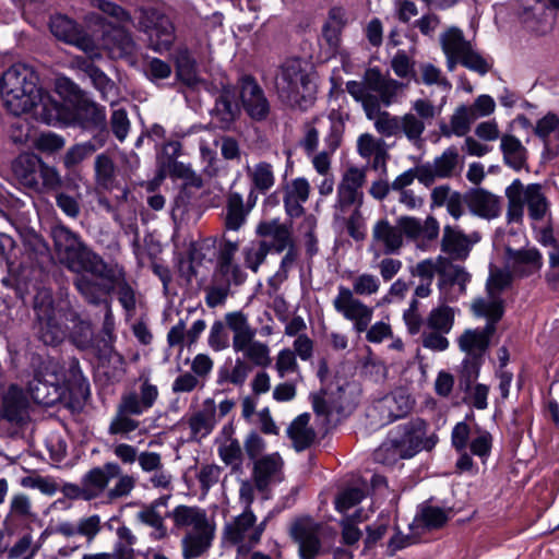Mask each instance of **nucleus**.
<instances>
[{
    "label": "nucleus",
    "instance_id": "f257e3e1",
    "mask_svg": "<svg viewBox=\"0 0 559 559\" xmlns=\"http://www.w3.org/2000/svg\"><path fill=\"white\" fill-rule=\"evenodd\" d=\"M403 84L384 76L379 68H368L361 81H347L346 91L360 103L366 116L374 120L376 130L384 136H401V116H392L388 111H381V105L390 106Z\"/></svg>",
    "mask_w": 559,
    "mask_h": 559
},
{
    "label": "nucleus",
    "instance_id": "f03ea898",
    "mask_svg": "<svg viewBox=\"0 0 559 559\" xmlns=\"http://www.w3.org/2000/svg\"><path fill=\"white\" fill-rule=\"evenodd\" d=\"M34 311L36 314V334L45 345L57 346L66 336V328L58 321L57 314L62 312L67 321L73 323V338L80 345H86L92 340L91 323L81 319L69 301L64 307L56 309L51 290L39 289L34 297Z\"/></svg>",
    "mask_w": 559,
    "mask_h": 559
},
{
    "label": "nucleus",
    "instance_id": "7ed1b4c3",
    "mask_svg": "<svg viewBox=\"0 0 559 559\" xmlns=\"http://www.w3.org/2000/svg\"><path fill=\"white\" fill-rule=\"evenodd\" d=\"M174 523V531H185L181 539L182 556L193 559L202 556L212 545L214 525L207 513L198 506L179 504L166 513Z\"/></svg>",
    "mask_w": 559,
    "mask_h": 559
},
{
    "label": "nucleus",
    "instance_id": "20e7f679",
    "mask_svg": "<svg viewBox=\"0 0 559 559\" xmlns=\"http://www.w3.org/2000/svg\"><path fill=\"white\" fill-rule=\"evenodd\" d=\"M50 235L60 263L69 271L78 273V276L85 275L83 272L93 275L105 262L99 254L87 247L79 234L66 225L53 226Z\"/></svg>",
    "mask_w": 559,
    "mask_h": 559
},
{
    "label": "nucleus",
    "instance_id": "39448f33",
    "mask_svg": "<svg viewBox=\"0 0 559 559\" xmlns=\"http://www.w3.org/2000/svg\"><path fill=\"white\" fill-rule=\"evenodd\" d=\"M37 82L31 67L14 63L2 72V105L14 116L28 112L38 97Z\"/></svg>",
    "mask_w": 559,
    "mask_h": 559
},
{
    "label": "nucleus",
    "instance_id": "423d86ee",
    "mask_svg": "<svg viewBox=\"0 0 559 559\" xmlns=\"http://www.w3.org/2000/svg\"><path fill=\"white\" fill-rule=\"evenodd\" d=\"M275 90L283 104L306 110L313 103V86L299 58L284 61L275 76Z\"/></svg>",
    "mask_w": 559,
    "mask_h": 559
},
{
    "label": "nucleus",
    "instance_id": "0eeeda50",
    "mask_svg": "<svg viewBox=\"0 0 559 559\" xmlns=\"http://www.w3.org/2000/svg\"><path fill=\"white\" fill-rule=\"evenodd\" d=\"M57 91L60 95L76 100L71 111V123L87 131H95L94 141L104 146L108 138L105 107L84 97L80 87L67 78L57 80Z\"/></svg>",
    "mask_w": 559,
    "mask_h": 559
},
{
    "label": "nucleus",
    "instance_id": "6e6552de",
    "mask_svg": "<svg viewBox=\"0 0 559 559\" xmlns=\"http://www.w3.org/2000/svg\"><path fill=\"white\" fill-rule=\"evenodd\" d=\"M427 423L421 418L412 419L391 431L388 439L376 450L374 460L382 464H393L400 459H409L424 445Z\"/></svg>",
    "mask_w": 559,
    "mask_h": 559
},
{
    "label": "nucleus",
    "instance_id": "1a4fd4ad",
    "mask_svg": "<svg viewBox=\"0 0 559 559\" xmlns=\"http://www.w3.org/2000/svg\"><path fill=\"white\" fill-rule=\"evenodd\" d=\"M265 440L254 430L245 438V452L252 463L251 476L257 483V489L264 492L269 487L283 479L284 460L278 452L264 454Z\"/></svg>",
    "mask_w": 559,
    "mask_h": 559
},
{
    "label": "nucleus",
    "instance_id": "9d476101",
    "mask_svg": "<svg viewBox=\"0 0 559 559\" xmlns=\"http://www.w3.org/2000/svg\"><path fill=\"white\" fill-rule=\"evenodd\" d=\"M226 323L233 333L231 346L235 353H242L243 359L257 367H269L272 362L270 348L265 343L255 341L257 330L251 326L248 314L231 311L225 314Z\"/></svg>",
    "mask_w": 559,
    "mask_h": 559
},
{
    "label": "nucleus",
    "instance_id": "9b49d317",
    "mask_svg": "<svg viewBox=\"0 0 559 559\" xmlns=\"http://www.w3.org/2000/svg\"><path fill=\"white\" fill-rule=\"evenodd\" d=\"M344 130L345 123L338 112L316 116L304 124V135L299 145L308 156L313 155L318 151L319 138L323 135L324 146L340 147Z\"/></svg>",
    "mask_w": 559,
    "mask_h": 559
},
{
    "label": "nucleus",
    "instance_id": "f8f14e48",
    "mask_svg": "<svg viewBox=\"0 0 559 559\" xmlns=\"http://www.w3.org/2000/svg\"><path fill=\"white\" fill-rule=\"evenodd\" d=\"M27 390L39 405L49 407L58 403L64 394L58 365L52 360H43L35 369Z\"/></svg>",
    "mask_w": 559,
    "mask_h": 559
},
{
    "label": "nucleus",
    "instance_id": "ddd939ff",
    "mask_svg": "<svg viewBox=\"0 0 559 559\" xmlns=\"http://www.w3.org/2000/svg\"><path fill=\"white\" fill-rule=\"evenodd\" d=\"M93 276L103 280L98 281L100 286L99 298L117 293L118 300L127 316H132L136 308L135 292L127 281V273L119 263H107L106 261L97 269Z\"/></svg>",
    "mask_w": 559,
    "mask_h": 559
},
{
    "label": "nucleus",
    "instance_id": "4468645a",
    "mask_svg": "<svg viewBox=\"0 0 559 559\" xmlns=\"http://www.w3.org/2000/svg\"><path fill=\"white\" fill-rule=\"evenodd\" d=\"M139 29L147 35L150 47L157 52L169 50L174 44V24L167 15L156 9L141 10Z\"/></svg>",
    "mask_w": 559,
    "mask_h": 559
},
{
    "label": "nucleus",
    "instance_id": "2eb2a0df",
    "mask_svg": "<svg viewBox=\"0 0 559 559\" xmlns=\"http://www.w3.org/2000/svg\"><path fill=\"white\" fill-rule=\"evenodd\" d=\"M212 95L214 97V105L210 109L212 121L218 129L228 131L241 114L237 100L238 88L233 84L221 82L219 85L214 86Z\"/></svg>",
    "mask_w": 559,
    "mask_h": 559
},
{
    "label": "nucleus",
    "instance_id": "dca6fc26",
    "mask_svg": "<svg viewBox=\"0 0 559 559\" xmlns=\"http://www.w3.org/2000/svg\"><path fill=\"white\" fill-rule=\"evenodd\" d=\"M266 519L257 524L252 510L243 509L242 513L224 526L225 539L241 548H251L260 543L266 526Z\"/></svg>",
    "mask_w": 559,
    "mask_h": 559
},
{
    "label": "nucleus",
    "instance_id": "f3484780",
    "mask_svg": "<svg viewBox=\"0 0 559 559\" xmlns=\"http://www.w3.org/2000/svg\"><path fill=\"white\" fill-rule=\"evenodd\" d=\"M50 32L59 40L73 45L90 57H100L94 38L84 28L67 15L57 14L50 20Z\"/></svg>",
    "mask_w": 559,
    "mask_h": 559
},
{
    "label": "nucleus",
    "instance_id": "a211bd4d",
    "mask_svg": "<svg viewBox=\"0 0 559 559\" xmlns=\"http://www.w3.org/2000/svg\"><path fill=\"white\" fill-rule=\"evenodd\" d=\"M333 307L346 320L354 322V329L358 332L368 331L373 310L365 305L360 299L353 296L350 288L340 285L337 295L333 299Z\"/></svg>",
    "mask_w": 559,
    "mask_h": 559
},
{
    "label": "nucleus",
    "instance_id": "6ab92c4d",
    "mask_svg": "<svg viewBox=\"0 0 559 559\" xmlns=\"http://www.w3.org/2000/svg\"><path fill=\"white\" fill-rule=\"evenodd\" d=\"M246 114L254 121L265 120L271 111V105L263 88L251 75H242L237 87Z\"/></svg>",
    "mask_w": 559,
    "mask_h": 559
},
{
    "label": "nucleus",
    "instance_id": "aec40b11",
    "mask_svg": "<svg viewBox=\"0 0 559 559\" xmlns=\"http://www.w3.org/2000/svg\"><path fill=\"white\" fill-rule=\"evenodd\" d=\"M321 523L309 515L295 518L289 525V536L298 545L299 557L302 555H320Z\"/></svg>",
    "mask_w": 559,
    "mask_h": 559
},
{
    "label": "nucleus",
    "instance_id": "412c9836",
    "mask_svg": "<svg viewBox=\"0 0 559 559\" xmlns=\"http://www.w3.org/2000/svg\"><path fill=\"white\" fill-rule=\"evenodd\" d=\"M480 238L477 231L467 235L459 227L445 225L440 243L441 251L453 261H465Z\"/></svg>",
    "mask_w": 559,
    "mask_h": 559
},
{
    "label": "nucleus",
    "instance_id": "4be33fe9",
    "mask_svg": "<svg viewBox=\"0 0 559 559\" xmlns=\"http://www.w3.org/2000/svg\"><path fill=\"white\" fill-rule=\"evenodd\" d=\"M258 194L249 190L246 202L241 193L229 190L226 197V206L224 214V227L226 230L238 231L247 222L248 215L255 206Z\"/></svg>",
    "mask_w": 559,
    "mask_h": 559
},
{
    "label": "nucleus",
    "instance_id": "5701e85b",
    "mask_svg": "<svg viewBox=\"0 0 559 559\" xmlns=\"http://www.w3.org/2000/svg\"><path fill=\"white\" fill-rule=\"evenodd\" d=\"M73 285L81 297L92 306H102L105 310L103 331L110 334L115 329L111 299L99 298L100 286L98 281L90 275H79L73 280Z\"/></svg>",
    "mask_w": 559,
    "mask_h": 559
},
{
    "label": "nucleus",
    "instance_id": "b1692460",
    "mask_svg": "<svg viewBox=\"0 0 559 559\" xmlns=\"http://www.w3.org/2000/svg\"><path fill=\"white\" fill-rule=\"evenodd\" d=\"M460 166V155L455 146H450L433 162L420 164V183L430 187L437 178H451Z\"/></svg>",
    "mask_w": 559,
    "mask_h": 559
},
{
    "label": "nucleus",
    "instance_id": "393cba45",
    "mask_svg": "<svg viewBox=\"0 0 559 559\" xmlns=\"http://www.w3.org/2000/svg\"><path fill=\"white\" fill-rule=\"evenodd\" d=\"M28 111H33L34 117L48 126H67L71 123V110L59 99L49 94H41L38 88V97L34 106Z\"/></svg>",
    "mask_w": 559,
    "mask_h": 559
},
{
    "label": "nucleus",
    "instance_id": "a878e982",
    "mask_svg": "<svg viewBox=\"0 0 559 559\" xmlns=\"http://www.w3.org/2000/svg\"><path fill=\"white\" fill-rule=\"evenodd\" d=\"M94 179L97 189L112 192L118 190L119 194H116L118 202H124L128 198L129 190L127 187L121 186L118 178V170L112 158L105 153L96 156L94 162Z\"/></svg>",
    "mask_w": 559,
    "mask_h": 559
},
{
    "label": "nucleus",
    "instance_id": "bb28decb",
    "mask_svg": "<svg viewBox=\"0 0 559 559\" xmlns=\"http://www.w3.org/2000/svg\"><path fill=\"white\" fill-rule=\"evenodd\" d=\"M506 257L511 273L518 277H528L543 266V255L536 248L506 249Z\"/></svg>",
    "mask_w": 559,
    "mask_h": 559
},
{
    "label": "nucleus",
    "instance_id": "cd10ccee",
    "mask_svg": "<svg viewBox=\"0 0 559 559\" xmlns=\"http://www.w3.org/2000/svg\"><path fill=\"white\" fill-rule=\"evenodd\" d=\"M405 237L423 245L435 241L440 233V225L435 216H427L424 221L414 216H401L399 218Z\"/></svg>",
    "mask_w": 559,
    "mask_h": 559
},
{
    "label": "nucleus",
    "instance_id": "c85d7f7f",
    "mask_svg": "<svg viewBox=\"0 0 559 559\" xmlns=\"http://www.w3.org/2000/svg\"><path fill=\"white\" fill-rule=\"evenodd\" d=\"M35 519L36 514L32 510L31 499L24 493H19L13 496L3 524L7 533L13 535L28 528Z\"/></svg>",
    "mask_w": 559,
    "mask_h": 559
},
{
    "label": "nucleus",
    "instance_id": "c756f323",
    "mask_svg": "<svg viewBox=\"0 0 559 559\" xmlns=\"http://www.w3.org/2000/svg\"><path fill=\"white\" fill-rule=\"evenodd\" d=\"M187 423L190 429L189 441L200 442L211 435L217 424L215 401L211 397L204 400L202 407Z\"/></svg>",
    "mask_w": 559,
    "mask_h": 559
},
{
    "label": "nucleus",
    "instance_id": "7c9ffc66",
    "mask_svg": "<svg viewBox=\"0 0 559 559\" xmlns=\"http://www.w3.org/2000/svg\"><path fill=\"white\" fill-rule=\"evenodd\" d=\"M466 205L474 215L485 219L496 218L501 213V198L483 188L466 192Z\"/></svg>",
    "mask_w": 559,
    "mask_h": 559
},
{
    "label": "nucleus",
    "instance_id": "2f4dec72",
    "mask_svg": "<svg viewBox=\"0 0 559 559\" xmlns=\"http://www.w3.org/2000/svg\"><path fill=\"white\" fill-rule=\"evenodd\" d=\"M404 236L401 224L392 225L386 218L377 221L372 228V241L382 247L385 254L399 253L404 245Z\"/></svg>",
    "mask_w": 559,
    "mask_h": 559
},
{
    "label": "nucleus",
    "instance_id": "473e14b6",
    "mask_svg": "<svg viewBox=\"0 0 559 559\" xmlns=\"http://www.w3.org/2000/svg\"><path fill=\"white\" fill-rule=\"evenodd\" d=\"M120 475V465L116 462H106L103 466L90 469L82 477L87 497L92 500L98 498L106 490L109 481Z\"/></svg>",
    "mask_w": 559,
    "mask_h": 559
},
{
    "label": "nucleus",
    "instance_id": "72a5a7b5",
    "mask_svg": "<svg viewBox=\"0 0 559 559\" xmlns=\"http://www.w3.org/2000/svg\"><path fill=\"white\" fill-rule=\"evenodd\" d=\"M496 329L492 328V324L484 328L466 329L457 338L459 348L466 356L484 358Z\"/></svg>",
    "mask_w": 559,
    "mask_h": 559
},
{
    "label": "nucleus",
    "instance_id": "f704fd0d",
    "mask_svg": "<svg viewBox=\"0 0 559 559\" xmlns=\"http://www.w3.org/2000/svg\"><path fill=\"white\" fill-rule=\"evenodd\" d=\"M257 234L265 238L263 241L276 253L285 251L289 245L294 243L290 228L281 223L278 218L260 222L257 226Z\"/></svg>",
    "mask_w": 559,
    "mask_h": 559
},
{
    "label": "nucleus",
    "instance_id": "c9c22d12",
    "mask_svg": "<svg viewBox=\"0 0 559 559\" xmlns=\"http://www.w3.org/2000/svg\"><path fill=\"white\" fill-rule=\"evenodd\" d=\"M27 400L21 389L12 385L5 396H2V420L21 427L28 419Z\"/></svg>",
    "mask_w": 559,
    "mask_h": 559
},
{
    "label": "nucleus",
    "instance_id": "e433bc0d",
    "mask_svg": "<svg viewBox=\"0 0 559 559\" xmlns=\"http://www.w3.org/2000/svg\"><path fill=\"white\" fill-rule=\"evenodd\" d=\"M40 158L33 153L20 154L12 163V171L19 182L27 188L39 191Z\"/></svg>",
    "mask_w": 559,
    "mask_h": 559
},
{
    "label": "nucleus",
    "instance_id": "4c0bfd02",
    "mask_svg": "<svg viewBox=\"0 0 559 559\" xmlns=\"http://www.w3.org/2000/svg\"><path fill=\"white\" fill-rule=\"evenodd\" d=\"M103 46L114 59L126 58L135 52V41L123 27H112L105 32Z\"/></svg>",
    "mask_w": 559,
    "mask_h": 559
},
{
    "label": "nucleus",
    "instance_id": "58836bf2",
    "mask_svg": "<svg viewBox=\"0 0 559 559\" xmlns=\"http://www.w3.org/2000/svg\"><path fill=\"white\" fill-rule=\"evenodd\" d=\"M133 416L141 415L135 414V411L120 400L108 425V435L120 439H130V435L138 430L141 425Z\"/></svg>",
    "mask_w": 559,
    "mask_h": 559
},
{
    "label": "nucleus",
    "instance_id": "ea45409f",
    "mask_svg": "<svg viewBox=\"0 0 559 559\" xmlns=\"http://www.w3.org/2000/svg\"><path fill=\"white\" fill-rule=\"evenodd\" d=\"M140 381L139 393L134 391L126 392L121 395L120 400L135 411V414L142 415L154 406L158 399L159 391L148 378L140 377Z\"/></svg>",
    "mask_w": 559,
    "mask_h": 559
},
{
    "label": "nucleus",
    "instance_id": "a19ab883",
    "mask_svg": "<svg viewBox=\"0 0 559 559\" xmlns=\"http://www.w3.org/2000/svg\"><path fill=\"white\" fill-rule=\"evenodd\" d=\"M500 151L503 163L515 171H520L527 165V148L512 134L500 136Z\"/></svg>",
    "mask_w": 559,
    "mask_h": 559
},
{
    "label": "nucleus",
    "instance_id": "79ce46f5",
    "mask_svg": "<svg viewBox=\"0 0 559 559\" xmlns=\"http://www.w3.org/2000/svg\"><path fill=\"white\" fill-rule=\"evenodd\" d=\"M217 454L221 461L230 467V474H241L243 472L245 442H241L237 438H229L219 442L217 447Z\"/></svg>",
    "mask_w": 559,
    "mask_h": 559
},
{
    "label": "nucleus",
    "instance_id": "37998d69",
    "mask_svg": "<svg viewBox=\"0 0 559 559\" xmlns=\"http://www.w3.org/2000/svg\"><path fill=\"white\" fill-rule=\"evenodd\" d=\"M246 173L251 182L250 190L257 194H265L275 185L274 167L271 163L261 160L253 166H246Z\"/></svg>",
    "mask_w": 559,
    "mask_h": 559
},
{
    "label": "nucleus",
    "instance_id": "c03bdc74",
    "mask_svg": "<svg viewBox=\"0 0 559 559\" xmlns=\"http://www.w3.org/2000/svg\"><path fill=\"white\" fill-rule=\"evenodd\" d=\"M461 29L459 27H449L440 35L441 49L445 56L447 69L454 71L457 64H461Z\"/></svg>",
    "mask_w": 559,
    "mask_h": 559
},
{
    "label": "nucleus",
    "instance_id": "a18cd8bd",
    "mask_svg": "<svg viewBox=\"0 0 559 559\" xmlns=\"http://www.w3.org/2000/svg\"><path fill=\"white\" fill-rule=\"evenodd\" d=\"M414 401L411 396L400 390L386 395L380 403L381 413H388V420L393 421L406 416L413 408Z\"/></svg>",
    "mask_w": 559,
    "mask_h": 559
},
{
    "label": "nucleus",
    "instance_id": "49530a36",
    "mask_svg": "<svg viewBox=\"0 0 559 559\" xmlns=\"http://www.w3.org/2000/svg\"><path fill=\"white\" fill-rule=\"evenodd\" d=\"M472 310L476 317L486 318L485 325L492 324L496 328L497 323L503 317L504 304L500 297L495 294L489 295L488 298H478L472 305Z\"/></svg>",
    "mask_w": 559,
    "mask_h": 559
},
{
    "label": "nucleus",
    "instance_id": "de8ad7c7",
    "mask_svg": "<svg viewBox=\"0 0 559 559\" xmlns=\"http://www.w3.org/2000/svg\"><path fill=\"white\" fill-rule=\"evenodd\" d=\"M309 419L308 414H301L292 421L287 429V433L297 451L308 449L314 441L316 432L308 426Z\"/></svg>",
    "mask_w": 559,
    "mask_h": 559
},
{
    "label": "nucleus",
    "instance_id": "09e8293b",
    "mask_svg": "<svg viewBox=\"0 0 559 559\" xmlns=\"http://www.w3.org/2000/svg\"><path fill=\"white\" fill-rule=\"evenodd\" d=\"M461 41L463 43L461 46V66L479 74L480 76L486 75L492 68L491 62L485 59L478 51L473 48L472 43L465 38L462 31Z\"/></svg>",
    "mask_w": 559,
    "mask_h": 559
},
{
    "label": "nucleus",
    "instance_id": "8fccbe9b",
    "mask_svg": "<svg viewBox=\"0 0 559 559\" xmlns=\"http://www.w3.org/2000/svg\"><path fill=\"white\" fill-rule=\"evenodd\" d=\"M252 371L251 365L243 358L237 357L231 368L222 366L217 371V384H233L235 386H242Z\"/></svg>",
    "mask_w": 559,
    "mask_h": 559
},
{
    "label": "nucleus",
    "instance_id": "3c124183",
    "mask_svg": "<svg viewBox=\"0 0 559 559\" xmlns=\"http://www.w3.org/2000/svg\"><path fill=\"white\" fill-rule=\"evenodd\" d=\"M525 203L527 204L528 216L533 221H542L549 209L547 198L542 191L539 183H531L524 189Z\"/></svg>",
    "mask_w": 559,
    "mask_h": 559
},
{
    "label": "nucleus",
    "instance_id": "603ef678",
    "mask_svg": "<svg viewBox=\"0 0 559 559\" xmlns=\"http://www.w3.org/2000/svg\"><path fill=\"white\" fill-rule=\"evenodd\" d=\"M506 197L508 199L507 219L509 223H519L522 221L524 212V189L520 179H514L513 182L506 189Z\"/></svg>",
    "mask_w": 559,
    "mask_h": 559
},
{
    "label": "nucleus",
    "instance_id": "864d4df0",
    "mask_svg": "<svg viewBox=\"0 0 559 559\" xmlns=\"http://www.w3.org/2000/svg\"><path fill=\"white\" fill-rule=\"evenodd\" d=\"M455 311L448 305H440L429 312L425 328L449 334L454 325Z\"/></svg>",
    "mask_w": 559,
    "mask_h": 559
},
{
    "label": "nucleus",
    "instance_id": "5fc2aeb1",
    "mask_svg": "<svg viewBox=\"0 0 559 559\" xmlns=\"http://www.w3.org/2000/svg\"><path fill=\"white\" fill-rule=\"evenodd\" d=\"M176 74L188 86L198 82L197 61L187 48H180L176 53Z\"/></svg>",
    "mask_w": 559,
    "mask_h": 559
},
{
    "label": "nucleus",
    "instance_id": "6e6d98bb",
    "mask_svg": "<svg viewBox=\"0 0 559 559\" xmlns=\"http://www.w3.org/2000/svg\"><path fill=\"white\" fill-rule=\"evenodd\" d=\"M136 519L142 524L153 528L150 534L152 540H163L168 537V530L165 525L164 516L154 509V506H144L141 511L136 513Z\"/></svg>",
    "mask_w": 559,
    "mask_h": 559
},
{
    "label": "nucleus",
    "instance_id": "4d7b16f0",
    "mask_svg": "<svg viewBox=\"0 0 559 559\" xmlns=\"http://www.w3.org/2000/svg\"><path fill=\"white\" fill-rule=\"evenodd\" d=\"M100 147L99 142L96 141H86L72 145L63 156L64 167L72 169Z\"/></svg>",
    "mask_w": 559,
    "mask_h": 559
},
{
    "label": "nucleus",
    "instance_id": "13d9d810",
    "mask_svg": "<svg viewBox=\"0 0 559 559\" xmlns=\"http://www.w3.org/2000/svg\"><path fill=\"white\" fill-rule=\"evenodd\" d=\"M166 170L171 178L182 179L187 187L195 189L203 187L202 177L197 174L190 165L170 159Z\"/></svg>",
    "mask_w": 559,
    "mask_h": 559
},
{
    "label": "nucleus",
    "instance_id": "bf43d9fd",
    "mask_svg": "<svg viewBox=\"0 0 559 559\" xmlns=\"http://www.w3.org/2000/svg\"><path fill=\"white\" fill-rule=\"evenodd\" d=\"M425 129L426 123H424V120L417 118L415 114L407 112L401 116V135H405L414 145H418L423 142Z\"/></svg>",
    "mask_w": 559,
    "mask_h": 559
},
{
    "label": "nucleus",
    "instance_id": "052dcab7",
    "mask_svg": "<svg viewBox=\"0 0 559 559\" xmlns=\"http://www.w3.org/2000/svg\"><path fill=\"white\" fill-rule=\"evenodd\" d=\"M229 331L226 323V319L224 321L216 320L210 328L209 336H207V345L214 352H223L230 346Z\"/></svg>",
    "mask_w": 559,
    "mask_h": 559
},
{
    "label": "nucleus",
    "instance_id": "680f3d73",
    "mask_svg": "<svg viewBox=\"0 0 559 559\" xmlns=\"http://www.w3.org/2000/svg\"><path fill=\"white\" fill-rule=\"evenodd\" d=\"M285 251L286 253L282 258L278 270L267 282L275 289L288 278V273L298 259V249L295 242L289 245Z\"/></svg>",
    "mask_w": 559,
    "mask_h": 559
},
{
    "label": "nucleus",
    "instance_id": "e2e57ef3",
    "mask_svg": "<svg viewBox=\"0 0 559 559\" xmlns=\"http://www.w3.org/2000/svg\"><path fill=\"white\" fill-rule=\"evenodd\" d=\"M484 358L466 356L461 364L460 388L468 391L474 381L479 376L480 366Z\"/></svg>",
    "mask_w": 559,
    "mask_h": 559
},
{
    "label": "nucleus",
    "instance_id": "0e129e2a",
    "mask_svg": "<svg viewBox=\"0 0 559 559\" xmlns=\"http://www.w3.org/2000/svg\"><path fill=\"white\" fill-rule=\"evenodd\" d=\"M466 105L459 106L451 116V132L456 136H464L471 130V124L475 121L474 114Z\"/></svg>",
    "mask_w": 559,
    "mask_h": 559
},
{
    "label": "nucleus",
    "instance_id": "69168bd1",
    "mask_svg": "<svg viewBox=\"0 0 559 559\" xmlns=\"http://www.w3.org/2000/svg\"><path fill=\"white\" fill-rule=\"evenodd\" d=\"M491 448V433L476 426L474 429V438L469 442L471 452L474 455L479 456L483 461H485L490 455Z\"/></svg>",
    "mask_w": 559,
    "mask_h": 559
},
{
    "label": "nucleus",
    "instance_id": "338daca9",
    "mask_svg": "<svg viewBox=\"0 0 559 559\" xmlns=\"http://www.w3.org/2000/svg\"><path fill=\"white\" fill-rule=\"evenodd\" d=\"M215 277H219L221 283L228 284V287L230 288L231 285H242L247 280V273L242 270V267L239 264L230 263L226 265L216 266Z\"/></svg>",
    "mask_w": 559,
    "mask_h": 559
},
{
    "label": "nucleus",
    "instance_id": "774afa93",
    "mask_svg": "<svg viewBox=\"0 0 559 559\" xmlns=\"http://www.w3.org/2000/svg\"><path fill=\"white\" fill-rule=\"evenodd\" d=\"M93 74L90 76L94 87L99 91L104 100H110L114 103V98L117 96V86L115 82L99 68L93 70Z\"/></svg>",
    "mask_w": 559,
    "mask_h": 559
}]
</instances>
